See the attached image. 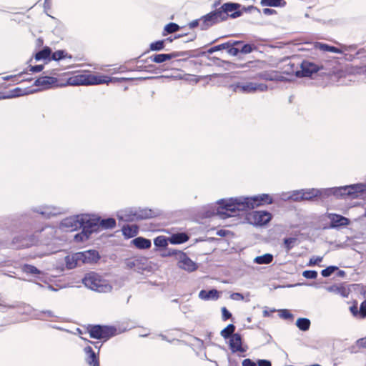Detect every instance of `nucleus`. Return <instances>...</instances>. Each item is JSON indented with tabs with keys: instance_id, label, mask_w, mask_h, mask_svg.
<instances>
[{
	"instance_id": "obj_17",
	"label": "nucleus",
	"mask_w": 366,
	"mask_h": 366,
	"mask_svg": "<svg viewBox=\"0 0 366 366\" xmlns=\"http://www.w3.org/2000/svg\"><path fill=\"white\" fill-rule=\"evenodd\" d=\"M267 64L264 61L254 60L249 61L244 64H233V67L236 69H242L244 71H252L253 72H258L266 66Z\"/></svg>"
},
{
	"instance_id": "obj_18",
	"label": "nucleus",
	"mask_w": 366,
	"mask_h": 366,
	"mask_svg": "<svg viewBox=\"0 0 366 366\" xmlns=\"http://www.w3.org/2000/svg\"><path fill=\"white\" fill-rule=\"evenodd\" d=\"M31 212L41 214L45 219H49L60 214L61 209L59 207L44 205L32 208Z\"/></svg>"
},
{
	"instance_id": "obj_11",
	"label": "nucleus",
	"mask_w": 366,
	"mask_h": 366,
	"mask_svg": "<svg viewBox=\"0 0 366 366\" xmlns=\"http://www.w3.org/2000/svg\"><path fill=\"white\" fill-rule=\"evenodd\" d=\"M37 239L34 234H29L26 233H20L16 235L11 242L14 248L20 249L23 248H28L35 244Z\"/></svg>"
},
{
	"instance_id": "obj_23",
	"label": "nucleus",
	"mask_w": 366,
	"mask_h": 366,
	"mask_svg": "<svg viewBox=\"0 0 366 366\" xmlns=\"http://www.w3.org/2000/svg\"><path fill=\"white\" fill-rule=\"evenodd\" d=\"M83 350L85 354L84 360L89 366H100L98 352L89 345L86 346Z\"/></svg>"
},
{
	"instance_id": "obj_40",
	"label": "nucleus",
	"mask_w": 366,
	"mask_h": 366,
	"mask_svg": "<svg viewBox=\"0 0 366 366\" xmlns=\"http://www.w3.org/2000/svg\"><path fill=\"white\" fill-rule=\"evenodd\" d=\"M237 50L235 54H232L233 56H237L239 53L247 54L257 50V46L254 44H242L239 50L234 48Z\"/></svg>"
},
{
	"instance_id": "obj_46",
	"label": "nucleus",
	"mask_w": 366,
	"mask_h": 366,
	"mask_svg": "<svg viewBox=\"0 0 366 366\" xmlns=\"http://www.w3.org/2000/svg\"><path fill=\"white\" fill-rule=\"evenodd\" d=\"M215 16L216 19L219 23L224 21L228 19L227 14L223 9V4L218 9L212 11Z\"/></svg>"
},
{
	"instance_id": "obj_48",
	"label": "nucleus",
	"mask_w": 366,
	"mask_h": 366,
	"mask_svg": "<svg viewBox=\"0 0 366 366\" xmlns=\"http://www.w3.org/2000/svg\"><path fill=\"white\" fill-rule=\"evenodd\" d=\"M236 327L233 324H229L226 327H224L221 332L220 335L221 336L227 340L230 339L231 337H232L233 334H234Z\"/></svg>"
},
{
	"instance_id": "obj_37",
	"label": "nucleus",
	"mask_w": 366,
	"mask_h": 366,
	"mask_svg": "<svg viewBox=\"0 0 366 366\" xmlns=\"http://www.w3.org/2000/svg\"><path fill=\"white\" fill-rule=\"evenodd\" d=\"M167 61V56L166 54H154L148 56L146 59L141 60L143 63H148L149 61L154 62L157 64H161Z\"/></svg>"
},
{
	"instance_id": "obj_13",
	"label": "nucleus",
	"mask_w": 366,
	"mask_h": 366,
	"mask_svg": "<svg viewBox=\"0 0 366 366\" xmlns=\"http://www.w3.org/2000/svg\"><path fill=\"white\" fill-rule=\"evenodd\" d=\"M327 217L330 219V224L324 227V229H339L348 226L351 222L349 218L336 213H327Z\"/></svg>"
},
{
	"instance_id": "obj_63",
	"label": "nucleus",
	"mask_w": 366,
	"mask_h": 366,
	"mask_svg": "<svg viewBox=\"0 0 366 366\" xmlns=\"http://www.w3.org/2000/svg\"><path fill=\"white\" fill-rule=\"evenodd\" d=\"M42 315H46L48 317H54V312L51 310H42L39 314L36 315V318L40 320H44Z\"/></svg>"
},
{
	"instance_id": "obj_56",
	"label": "nucleus",
	"mask_w": 366,
	"mask_h": 366,
	"mask_svg": "<svg viewBox=\"0 0 366 366\" xmlns=\"http://www.w3.org/2000/svg\"><path fill=\"white\" fill-rule=\"evenodd\" d=\"M349 310L355 318L360 319V312L357 300L353 302L352 305L349 307Z\"/></svg>"
},
{
	"instance_id": "obj_8",
	"label": "nucleus",
	"mask_w": 366,
	"mask_h": 366,
	"mask_svg": "<svg viewBox=\"0 0 366 366\" xmlns=\"http://www.w3.org/2000/svg\"><path fill=\"white\" fill-rule=\"evenodd\" d=\"M323 69L324 65L322 62H315L310 59H305L300 63V71H297V77H312Z\"/></svg>"
},
{
	"instance_id": "obj_25",
	"label": "nucleus",
	"mask_w": 366,
	"mask_h": 366,
	"mask_svg": "<svg viewBox=\"0 0 366 366\" xmlns=\"http://www.w3.org/2000/svg\"><path fill=\"white\" fill-rule=\"evenodd\" d=\"M117 217L119 221L126 222H135V213L134 207H129L122 209L117 213Z\"/></svg>"
},
{
	"instance_id": "obj_49",
	"label": "nucleus",
	"mask_w": 366,
	"mask_h": 366,
	"mask_svg": "<svg viewBox=\"0 0 366 366\" xmlns=\"http://www.w3.org/2000/svg\"><path fill=\"white\" fill-rule=\"evenodd\" d=\"M207 59L211 61L210 63H207V66H211L212 64H214L217 66H223L224 65H231L232 64L233 65V63L229 61H226V60H222L218 57H216V56H207Z\"/></svg>"
},
{
	"instance_id": "obj_44",
	"label": "nucleus",
	"mask_w": 366,
	"mask_h": 366,
	"mask_svg": "<svg viewBox=\"0 0 366 366\" xmlns=\"http://www.w3.org/2000/svg\"><path fill=\"white\" fill-rule=\"evenodd\" d=\"M260 4L263 6L284 7L287 2L285 0H261Z\"/></svg>"
},
{
	"instance_id": "obj_54",
	"label": "nucleus",
	"mask_w": 366,
	"mask_h": 366,
	"mask_svg": "<svg viewBox=\"0 0 366 366\" xmlns=\"http://www.w3.org/2000/svg\"><path fill=\"white\" fill-rule=\"evenodd\" d=\"M280 318L286 320H292L294 318L293 314L287 309H280L277 310Z\"/></svg>"
},
{
	"instance_id": "obj_60",
	"label": "nucleus",
	"mask_w": 366,
	"mask_h": 366,
	"mask_svg": "<svg viewBox=\"0 0 366 366\" xmlns=\"http://www.w3.org/2000/svg\"><path fill=\"white\" fill-rule=\"evenodd\" d=\"M322 259H323L322 257L313 256L310 259L307 265L309 267H313V266L320 263L322 261Z\"/></svg>"
},
{
	"instance_id": "obj_15",
	"label": "nucleus",
	"mask_w": 366,
	"mask_h": 366,
	"mask_svg": "<svg viewBox=\"0 0 366 366\" xmlns=\"http://www.w3.org/2000/svg\"><path fill=\"white\" fill-rule=\"evenodd\" d=\"M177 265L181 269L192 272L198 269L197 263L192 260L183 251H180L179 256H177Z\"/></svg>"
},
{
	"instance_id": "obj_9",
	"label": "nucleus",
	"mask_w": 366,
	"mask_h": 366,
	"mask_svg": "<svg viewBox=\"0 0 366 366\" xmlns=\"http://www.w3.org/2000/svg\"><path fill=\"white\" fill-rule=\"evenodd\" d=\"M247 219L254 226L263 227L272 220V214L267 210H256L249 213Z\"/></svg>"
},
{
	"instance_id": "obj_30",
	"label": "nucleus",
	"mask_w": 366,
	"mask_h": 366,
	"mask_svg": "<svg viewBox=\"0 0 366 366\" xmlns=\"http://www.w3.org/2000/svg\"><path fill=\"white\" fill-rule=\"evenodd\" d=\"M51 49L48 46H45L42 48V49L36 52L34 55V57L37 61L43 60L46 63L51 61Z\"/></svg>"
},
{
	"instance_id": "obj_4",
	"label": "nucleus",
	"mask_w": 366,
	"mask_h": 366,
	"mask_svg": "<svg viewBox=\"0 0 366 366\" xmlns=\"http://www.w3.org/2000/svg\"><path fill=\"white\" fill-rule=\"evenodd\" d=\"M101 256L96 249H87L82 252H78L66 255L64 258L66 267L68 269H72L83 264H95Z\"/></svg>"
},
{
	"instance_id": "obj_59",
	"label": "nucleus",
	"mask_w": 366,
	"mask_h": 366,
	"mask_svg": "<svg viewBox=\"0 0 366 366\" xmlns=\"http://www.w3.org/2000/svg\"><path fill=\"white\" fill-rule=\"evenodd\" d=\"M360 319L364 320L366 318V299L360 303L359 307Z\"/></svg>"
},
{
	"instance_id": "obj_26",
	"label": "nucleus",
	"mask_w": 366,
	"mask_h": 366,
	"mask_svg": "<svg viewBox=\"0 0 366 366\" xmlns=\"http://www.w3.org/2000/svg\"><path fill=\"white\" fill-rule=\"evenodd\" d=\"M201 19L202 24H200V29L202 31L207 30L211 26L219 24L212 11L202 16Z\"/></svg>"
},
{
	"instance_id": "obj_45",
	"label": "nucleus",
	"mask_w": 366,
	"mask_h": 366,
	"mask_svg": "<svg viewBox=\"0 0 366 366\" xmlns=\"http://www.w3.org/2000/svg\"><path fill=\"white\" fill-rule=\"evenodd\" d=\"M164 41L161 40H157L150 43L149 50L144 52L143 54L151 51H160L164 49L165 48Z\"/></svg>"
},
{
	"instance_id": "obj_20",
	"label": "nucleus",
	"mask_w": 366,
	"mask_h": 366,
	"mask_svg": "<svg viewBox=\"0 0 366 366\" xmlns=\"http://www.w3.org/2000/svg\"><path fill=\"white\" fill-rule=\"evenodd\" d=\"M134 209L135 213V222L152 219L157 217L159 214L158 211L148 208L134 207Z\"/></svg>"
},
{
	"instance_id": "obj_62",
	"label": "nucleus",
	"mask_w": 366,
	"mask_h": 366,
	"mask_svg": "<svg viewBox=\"0 0 366 366\" xmlns=\"http://www.w3.org/2000/svg\"><path fill=\"white\" fill-rule=\"evenodd\" d=\"M253 86H254V93L256 92H265L268 89L267 85L262 83L253 82Z\"/></svg>"
},
{
	"instance_id": "obj_51",
	"label": "nucleus",
	"mask_w": 366,
	"mask_h": 366,
	"mask_svg": "<svg viewBox=\"0 0 366 366\" xmlns=\"http://www.w3.org/2000/svg\"><path fill=\"white\" fill-rule=\"evenodd\" d=\"M297 239L296 237H285L283 239V246L287 252H290L295 246Z\"/></svg>"
},
{
	"instance_id": "obj_53",
	"label": "nucleus",
	"mask_w": 366,
	"mask_h": 366,
	"mask_svg": "<svg viewBox=\"0 0 366 366\" xmlns=\"http://www.w3.org/2000/svg\"><path fill=\"white\" fill-rule=\"evenodd\" d=\"M90 235L88 234L86 232L81 229V232L76 233L74 236V239L76 242H82L88 240L90 238Z\"/></svg>"
},
{
	"instance_id": "obj_19",
	"label": "nucleus",
	"mask_w": 366,
	"mask_h": 366,
	"mask_svg": "<svg viewBox=\"0 0 366 366\" xmlns=\"http://www.w3.org/2000/svg\"><path fill=\"white\" fill-rule=\"evenodd\" d=\"M223 9L227 14V18L237 19L242 16L241 4L236 2H226L223 4Z\"/></svg>"
},
{
	"instance_id": "obj_41",
	"label": "nucleus",
	"mask_w": 366,
	"mask_h": 366,
	"mask_svg": "<svg viewBox=\"0 0 366 366\" xmlns=\"http://www.w3.org/2000/svg\"><path fill=\"white\" fill-rule=\"evenodd\" d=\"M274 257L270 253H265L262 255L257 256L254 259V262L257 264H268L272 262Z\"/></svg>"
},
{
	"instance_id": "obj_35",
	"label": "nucleus",
	"mask_w": 366,
	"mask_h": 366,
	"mask_svg": "<svg viewBox=\"0 0 366 366\" xmlns=\"http://www.w3.org/2000/svg\"><path fill=\"white\" fill-rule=\"evenodd\" d=\"M168 243H169V237L159 235L154 239V249L159 251L167 249Z\"/></svg>"
},
{
	"instance_id": "obj_6",
	"label": "nucleus",
	"mask_w": 366,
	"mask_h": 366,
	"mask_svg": "<svg viewBox=\"0 0 366 366\" xmlns=\"http://www.w3.org/2000/svg\"><path fill=\"white\" fill-rule=\"evenodd\" d=\"M86 330L91 338L103 340V342L107 341L118 334L117 327L113 325H89Z\"/></svg>"
},
{
	"instance_id": "obj_55",
	"label": "nucleus",
	"mask_w": 366,
	"mask_h": 366,
	"mask_svg": "<svg viewBox=\"0 0 366 366\" xmlns=\"http://www.w3.org/2000/svg\"><path fill=\"white\" fill-rule=\"evenodd\" d=\"M336 270H338V267L335 265H330L321 271V274L324 277H329Z\"/></svg>"
},
{
	"instance_id": "obj_12",
	"label": "nucleus",
	"mask_w": 366,
	"mask_h": 366,
	"mask_svg": "<svg viewBox=\"0 0 366 366\" xmlns=\"http://www.w3.org/2000/svg\"><path fill=\"white\" fill-rule=\"evenodd\" d=\"M297 59L295 56H286L280 61V66L282 73L287 75H295L297 77V72L300 71V62H295Z\"/></svg>"
},
{
	"instance_id": "obj_52",
	"label": "nucleus",
	"mask_w": 366,
	"mask_h": 366,
	"mask_svg": "<svg viewBox=\"0 0 366 366\" xmlns=\"http://www.w3.org/2000/svg\"><path fill=\"white\" fill-rule=\"evenodd\" d=\"M22 270L24 272L30 274H40L42 273L36 267L29 264H24Z\"/></svg>"
},
{
	"instance_id": "obj_14",
	"label": "nucleus",
	"mask_w": 366,
	"mask_h": 366,
	"mask_svg": "<svg viewBox=\"0 0 366 366\" xmlns=\"http://www.w3.org/2000/svg\"><path fill=\"white\" fill-rule=\"evenodd\" d=\"M66 81L64 83H59L57 78L49 76H42L38 77L34 82V86H42L43 89H48L54 87H63L66 86L64 85Z\"/></svg>"
},
{
	"instance_id": "obj_58",
	"label": "nucleus",
	"mask_w": 366,
	"mask_h": 366,
	"mask_svg": "<svg viewBox=\"0 0 366 366\" xmlns=\"http://www.w3.org/2000/svg\"><path fill=\"white\" fill-rule=\"evenodd\" d=\"M191 51L189 58L206 56L207 55V51H202L201 49L189 50Z\"/></svg>"
},
{
	"instance_id": "obj_33",
	"label": "nucleus",
	"mask_w": 366,
	"mask_h": 366,
	"mask_svg": "<svg viewBox=\"0 0 366 366\" xmlns=\"http://www.w3.org/2000/svg\"><path fill=\"white\" fill-rule=\"evenodd\" d=\"M122 234L125 239L136 237L139 232V227L135 224H125L122 227Z\"/></svg>"
},
{
	"instance_id": "obj_21",
	"label": "nucleus",
	"mask_w": 366,
	"mask_h": 366,
	"mask_svg": "<svg viewBox=\"0 0 366 366\" xmlns=\"http://www.w3.org/2000/svg\"><path fill=\"white\" fill-rule=\"evenodd\" d=\"M229 346L232 353L237 352H244L247 351V347L242 345V338L239 333L233 334L232 337L229 339Z\"/></svg>"
},
{
	"instance_id": "obj_31",
	"label": "nucleus",
	"mask_w": 366,
	"mask_h": 366,
	"mask_svg": "<svg viewBox=\"0 0 366 366\" xmlns=\"http://www.w3.org/2000/svg\"><path fill=\"white\" fill-rule=\"evenodd\" d=\"M189 236L185 232H176L169 237V242L172 244H180L187 242Z\"/></svg>"
},
{
	"instance_id": "obj_5",
	"label": "nucleus",
	"mask_w": 366,
	"mask_h": 366,
	"mask_svg": "<svg viewBox=\"0 0 366 366\" xmlns=\"http://www.w3.org/2000/svg\"><path fill=\"white\" fill-rule=\"evenodd\" d=\"M33 212L31 211L14 214L3 219L4 226L9 231L31 229L35 222Z\"/></svg>"
},
{
	"instance_id": "obj_61",
	"label": "nucleus",
	"mask_w": 366,
	"mask_h": 366,
	"mask_svg": "<svg viewBox=\"0 0 366 366\" xmlns=\"http://www.w3.org/2000/svg\"><path fill=\"white\" fill-rule=\"evenodd\" d=\"M137 257L129 258L125 260L126 267L128 269H133L135 271L136 269Z\"/></svg>"
},
{
	"instance_id": "obj_42",
	"label": "nucleus",
	"mask_w": 366,
	"mask_h": 366,
	"mask_svg": "<svg viewBox=\"0 0 366 366\" xmlns=\"http://www.w3.org/2000/svg\"><path fill=\"white\" fill-rule=\"evenodd\" d=\"M298 329L302 332L308 331L310 328L311 322L307 317H299L295 323Z\"/></svg>"
},
{
	"instance_id": "obj_3",
	"label": "nucleus",
	"mask_w": 366,
	"mask_h": 366,
	"mask_svg": "<svg viewBox=\"0 0 366 366\" xmlns=\"http://www.w3.org/2000/svg\"><path fill=\"white\" fill-rule=\"evenodd\" d=\"M132 78L111 77L104 74H78L67 78L64 85H99L102 84L119 83L132 80Z\"/></svg>"
},
{
	"instance_id": "obj_50",
	"label": "nucleus",
	"mask_w": 366,
	"mask_h": 366,
	"mask_svg": "<svg viewBox=\"0 0 366 366\" xmlns=\"http://www.w3.org/2000/svg\"><path fill=\"white\" fill-rule=\"evenodd\" d=\"M159 251L161 252L160 256L162 257H174L177 259V256H179L181 250L167 247V249Z\"/></svg>"
},
{
	"instance_id": "obj_24",
	"label": "nucleus",
	"mask_w": 366,
	"mask_h": 366,
	"mask_svg": "<svg viewBox=\"0 0 366 366\" xmlns=\"http://www.w3.org/2000/svg\"><path fill=\"white\" fill-rule=\"evenodd\" d=\"M234 42H224L220 44H217L213 46H211L207 50V54H212L214 52L226 50L227 53L231 56L232 54H235L237 52V50L232 47V46L234 44Z\"/></svg>"
},
{
	"instance_id": "obj_29",
	"label": "nucleus",
	"mask_w": 366,
	"mask_h": 366,
	"mask_svg": "<svg viewBox=\"0 0 366 366\" xmlns=\"http://www.w3.org/2000/svg\"><path fill=\"white\" fill-rule=\"evenodd\" d=\"M96 217L98 219V229L100 228L103 229H111L116 227V220L113 217H108L106 219H103L99 215L96 214Z\"/></svg>"
},
{
	"instance_id": "obj_34",
	"label": "nucleus",
	"mask_w": 366,
	"mask_h": 366,
	"mask_svg": "<svg viewBox=\"0 0 366 366\" xmlns=\"http://www.w3.org/2000/svg\"><path fill=\"white\" fill-rule=\"evenodd\" d=\"M199 297L203 300H216L219 297V293L216 289L202 290L199 292Z\"/></svg>"
},
{
	"instance_id": "obj_7",
	"label": "nucleus",
	"mask_w": 366,
	"mask_h": 366,
	"mask_svg": "<svg viewBox=\"0 0 366 366\" xmlns=\"http://www.w3.org/2000/svg\"><path fill=\"white\" fill-rule=\"evenodd\" d=\"M82 283L86 287L98 292H107L112 288L99 274L94 272L85 274L82 279Z\"/></svg>"
},
{
	"instance_id": "obj_1",
	"label": "nucleus",
	"mask_w": 366,
	"mask_h": 366,
	"mask_svg": "<svg viewBox=\"0 0 366 366\" xmlns=\"http://www.w3.org/2000/svg\"><path fill=\"white\" fill-rule=\"evenodd\" d=\"M366 194V184L357 183L345 186L322 189H302L291 192L287 199L295 202L325 200L333 196L337 199H356Z\"/></svg>"
},
{
	"instance_id": "obj_28",
	"label": "nucleus",
	"mask_w": 366,
	"mask_h": 366,
	"mask_svg": "<svg viewBox=\"0 0 366 366\" xmlns=\"http://www.w3.org/2000/svg\"><path fill=\"white\" fill-rule=\"evenodd\" d=\"M152 266L149 265L148 259L145 257H137L135 272L143 273L144 271L150 272Z\"/></svg>"
},
{
	"instance_id": "obj_64",
	"label": "nucleus",
	"mask_w": 366,
	"mask_h": 366,
	"mask_svg": "<svg viewBox=\"0 0 366 366\" xmlns=\"http://www.w3.org/2000/svg\"><path fill=\"white\" fill-rule=\"evenodd\" d=\"M44 66L43 64H37V65H29L28 66V69L29 71L33 73H39L44 69Z\"/></svg>"
},
{
	"instance_id": "obj_22",
	"label": "nucleus",
	"mask_w": 366,
	"mask_h": 366,
	"mask_svg": "<svg viewBox=\"0 0 366 366\" xmlns=\"http://www.w3.org/2000/svg\"><path fill=\"white\" fill-rule=\"evenodd\" d=\"M229 88L234 92H240L242 94H252L254 93V86L253 82H244L237 81L231 84Z\"/></svg>"
},
{
	"instance_id": "obj_39",
	"label": "nucleus",
	"mask_w": 366,
	"mask_h": 366,
	"mask_svg": "<svg viewBox=\"0 0 366 366\" xmlns=\"http://www.w3.org/2000/svg\"><path fill=\"white\" fill-rule=\"evenodd\" d=\"M66 58L71 59L72 56L69 54L65 50L63 49L57 50L54 52L51 51V55L50 57L51 61H59Z\"/></svg>"
},
{
	"instance_id": "obj_2",
	"label": "nucleus",
	"mask_w": 366,
	"mask_h": 366,
	"mask_svg": "<svg viewBox=\"0 0 366 366\" xmlns=\"http://www.w3.org/2000/svg\"><path fill=\"white\" fill-rule=\"evenodd\" d=\"M274 199L269 194H260L249 197L221 199L217 203V214L222 219L239 214V212H247L255 207L272 204Z\"/></svg>"
},
{
	"instance_id": "obj_47",
	"label": "nucleus",
	"mask_w": 366,
	"mask_h": 366,
	"mask_svg": "<svg viewBox=\"0 0 366 366\" xmlns=\"http://www.w3.org/2000/svg\"><path fill=\"white\" fill-rule=\"evenodd\" d=\"M180 29L179 25L174 22H169L164 27L162 36H167L169 34H172L178 31Z\"/></svg>"
},
{
	"instance_id": "obj_16",
	"label": "nucleus",
	"mask_w": 366,
	"mask_h": 366,
	"mask_svg": "<svg viewBox=\"0 0 366 366\" xmlns=\"http://www.w3.org/2000/svg\"><path fill=\"white\" fill-rule=\"evenodd\" d=\"M79 227L80 214L66 217L60 222V229L66 232L76 231Z\"/></svg>"
},
{
	"instance_id": "obj_38",
	"label": "nucleus",
	"mask_w": 366,
	"mask_h": 366,
	"mask_svg": "<svg viewBox=\"0 0 366 366\" xmlns=\"http://www.w3.org/2000/svg\"><path fill=\"white\" fill-rule=\"evenodd\" d=\"M254 78L266 81H274L276 78V71H262L256 73Z\"/></svg>"
},
{
	"instance_id": "obj_36",
	"label": "nucleus",
	"mask_w": 366,
	"mask_h": 366,
	"mask_svg": "<svg viewBox=\"0 0 366 366\" xmlns=\"http://www.w3.org/2000/svg\"><path fill=\"white\" fill-rule=\"evenodd\" d=\"M316 49H319L322 51L332 52L335 54H342L343 51L336 46L327 44L323 42H316L315 44Z\"/></svg>"
},
{
	"instance_id": "obj_57",
	"label": "nucleus",
	"mask_w": 366,
	"mask_h": 366,
	"mask_svg": "<svg viewBox=\"0 0 366 366\" xmlns=\"http://www.w3.org/2000/svg\"><path fill=\"white\" fill-rule=\"evenodd\" d=\"M317 275L318 273L316 270L307 269L302 272V276L307 280H315Z\"/></svg>"
},
{
	"instance_id": "obj_43",
	"label": "nucleus",
	"mask_w": 366,
	"mask_h": 366,
	"mask_svg": "<svg viewBox=\"0 0 366 366\" xmlns=\"http://www.w3.org/2000/svg\"><path fill=\"white\" fill-rule=\"evenodd\" d=\"M326 290L330 292L340 295L343 297H347L349 294L348 292L347 291V290L344 287L337 286L335 285L327 287Z\"/></svg>"
},
{
	"instance_id": "obj_10",
	"label": "nucleus",
	"mask_w": 366,
	"mask_h": 366,
	"mask_svg": "<svg viewBox=\"0 0 366 366\" xmlns=\"http://www.w3.org/2000/svg\"><path fill=\"white\" fill-rule=\"evenodd\" d=\"M97 222L98 219L96 217V214H81L79 229H82L91 236L93 233L99 232Z\"/></svg>"
},
{
	"instance_id": "obj_27",
	"label": "nucleus",
	"mask_w": 366,
	"mask_h": 366,
	"mask_svg": "<svg viewBox=\"0 0 366 366\" xmlns=\"http://www.w3.org/2000/svg\"><path fill=\"white\" fill-rule=\"evenodd\" d=\"M36 91H37V89H31L30 87H26L24 89H21L20 87H16L14 89L9 91L6 93V97L8 99H11V98L21 97L24 95L31 94L36 92Z\"/></svg>"
},
{
	"instance_id": "obj_32",
	"label": "nucleus",
	"mask_w": 366,
	"mask_h": 366,
	"mask_svg": "<svg viewBox=\"0 0 366 366\" xmlns=\"http://www.w3.org/2000/svg\"><path fill=\"white\" fill-rule=\"evenodd\" d=\"M131 243L139 249H147L152 246L151 240L144 237H135L132 240Z\"/></svg>"
}]
</instances>
